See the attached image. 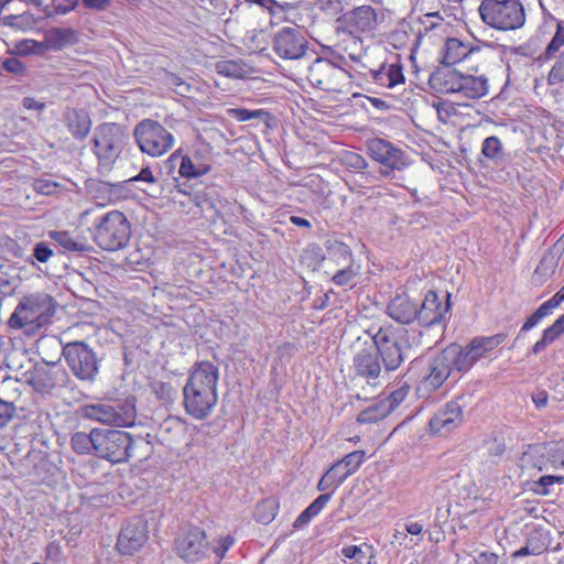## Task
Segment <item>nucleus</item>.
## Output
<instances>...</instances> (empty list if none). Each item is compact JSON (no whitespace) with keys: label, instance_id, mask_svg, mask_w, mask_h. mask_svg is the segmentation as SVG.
Masks as SVG:
<instances>
[{"label":"nucleus","instance_id":"obj_34","mask_svg":"<svg viewBox=\"0 0 564 564\" xmlns=\"http://www.w3.org/2000/svg\"><path fill=\"white\" fill-rule=\"evenodd\" d=\"M340 554L345 558L352 560L354 564H362L366 558H368V564H371L376 557L375 547L366 542L359 545H345L341 547Z\"/></svg>","mask_w":564,"mask_h":564},{"label":"nucleus","instance_id":"obj_1","mask_svg":"<svg viewBox=\"0 0 564 564\" xmlns=\"http://www.w3.org/2000/svg\"><path fill=\"white\" fill-rule=\"evenodd\" d=\"M219 369L212 361L196 362L183 387V405L186 414L205 420L218 402Z\"/></svg>","mask_w":564,"mask_h":564},{"label":"nucleus","instance_id":"obj_2","mask_svg":"<svg viewBox=\"0 0 564 564\" xmlns=\"http://www.w3.org/2000/svg\"><path fill=\"white\" fill-rule=\"evenodd\" d=\"M57 305L55 299L44 292L24 295L11 314L8 325L12 329L23 330L26 335H34L51 324Z\"/></svg>","mask_w":564,"mask_h":564},{"label":"nucleus","instance_id":"obj_64","mask_svg":"<svg viewBox=\"0 0 564 564\" xmlns=\"http://www.w3.org/2000/svg\"><path fill=\"white\" fill-rule=\"evenodd\" d=\"M312 517L307 513V511L304 509L300 514L299 517L295 519L294 523H293V528L299 530V529H302L304 527H306L311 521H312Z\"/></svg>","mask_w":564,"mask_h":564},{"label":"nucleus","instance_id":"obj_14","mask_svg":"<svg viewBox=\"0 0 564 564\" xmlns=\"http://www.w3.org/2000/svg\"><path fill=\"white\" fill-rule=\"evenodd\" d=\"M368 149L371 158L382 165V176H390L393 171H402L409 165L404 152L383 139L371 140Z\"/></svg>","mask_w":564,"mask_h":564},{"label":"nucleus","instance_id":"obj_55","mask_svg":"<svg viewBox=\"0 0 564 564\" xmlns=\"http://www.w3.org/2000/svg\"><path fill=\"white\" fill-rule=\"evenodd\" d=\"M52 256L53 251L45 242H39L33 248V257L42 263L47 262Z\"/></svg>","mask_w":564,"mask_h":564},{"label":"nucleus","instance_id":"obj_48","mask_svg":"<svg viewBox=\"0 0 564 564\" xmlns=\"http://www.w3.org/2000/svg\"><path fill=\"white\" fill-rule=\"evenodd\" d=\"M547 85L555 86L564 83V51L560 54L547 75Z\"/></svg>","mask_w":564,"mask_h":564},{"label":"nucleus","instance_id":"obj_51","mask_svg":"<svg viewBox=\"0 0 564 564\" xmlns=\"http://www.w3.org/2000/svg\"><path fill=\"white\" fill-rule=\"evenodd\" d=\"M386 72L389 77V84L392 85V87L404 83L402 66L399 63H392L386 66Z\"/></svg>","mask_w":564,"mask_h":564},{"label":"nucleus","instance_id":"obj_44","mask_svg":"<svg viewBox=\"0 0 564 564\" xmlns=\"http://www.w3.org/2000/svg\"><path fill=\"white\" fill-rule=\"evenodd\" d=\"M560 336V333L552 325L549 326L543 330L541 338L532 346L531 352L539 355L545 350L549 345L553 344Z\"/></svg>","mask_w":564,"mask_h":564},{"label":"nucleus","instance_id":"obj_62","mask_svg":"<svg viewBox=\"0 0 564 564\" xmlns=\"http://www.w3.org/2000/svg\"><path fill=\"white\" fill-rule=\"evenodd\" d=\"M498 563H499L498 556L491 552H481L476 558V564H498Z\"/></svg>","mask_w":564,"mask_h":564},{"label":"nucleus","instance_id":"obj_35","mask_svg":"<svg viewBox=\"0 0 564 564\" xmlns=\"http://www.w3.org/2000/svg\"><path fill=\"white\" fill-rule=\"evenodd\" d=\"M481 154L496 165L506 160V152L501 140L496 135L487 137L481 143Z\"/></svg>","mask_w":564,"mask_h":564},{"label":"nucleus","instance_id":"obj_40","mask_svg":"<svg viewBox=\"0 0 564 564\" xmlns=\"http://www.w3.org/2000/svg\"><path fill=\"white\" fill-rule=\"evenodd\" d=\"M328 253L332 258H335L337 264L352 263L355 262L350 248L340 241L329 242L327 246Z\"/></svg>","mask_w":564,"mask_h":564},{"label":"nucleus","instance_id":"obj_43","mask_svg":"<svg viewBox=\"0 0 564 564\" xmlns=\"http://www.w3.org/2000/svg\"><path fill=\"white\" fill-rule=\"evenodd\" d=\"M227 113L239 122L262 119L268 116V112L263 109L249 110L245 108H230L227 110Z\"/></svg>","mask_w":564,"mask_h":564},{"label":"nucleus","instance_id":"obj_39","mask_svg":"<svg viewBox=\"0 0 564 564\" xmlns=\"http://www.w3.org/2000/svg\"><path fill=\"white\" fill-rule=\"evenodd\" d=\"M343 268L339 269L332 278V282L338 286H350L355 285V279L359 273V268L352 263L341 264Z\"/></svg>","mask_w":564,"mask_h":564},{"label":"nucleus","instance_id":"obj_20","mask_svg":"<svg viewBox=\"0 0 564 564\" xmlns=\"http://www.w3.org/2000/svg\"><path fill=\"white\" fill-rule=\"evenodd\" d=\"M352 369L356 376L366 379L369 384L377 386L381 373V364L373 345L356 350L352 358Z\"/></svg>","mask_w":564,"mask_h":564},{"label":"nucleus","instance_id":"obj_3","mask_svg":"<svg viewBox=\"0 0 564 564\" xmlns=\"http://www.w3.org/2000/svg\"><path fill=\"white\" fill-rule=\"evenodd\" d=\"M457 344H452L437 354L433 360L415 358L405 373L410 380L421 381L430 391L437 390L452 371H465L460 368Z\"/></svg>","mask_w":564,"mask_h":564},{"label":"nucleus","instance_id":"obj_30","mask_svg":"<svg viewBox=\"0 0 564 564\" xmlns=\"http://www.w3.org/2000/svg\"><path fill=\"white\" fill-rule=\"evenodd\" d=\"M67 128L72 135L76 139H85L91 129V120L84 110H72L66 117Z\"/></svg>","mask_w":564,"mask_h":564},{"label":"nucleus","instance_id":"obj_11","mask_svg":"<svg viewBox=\"0 0 564 564\" xmlns=\"http://www.w3.org/2000/svg\"><path fill=\"white\" fill-rule=\"evenodd\" d=\"M306 78L324 91L343 93L351 85V76L346 69L322 57L308 66Z\"/></svg>","mask_w":564,"mask_h":564},{"label":"nucleus","instance_id":"obj_36","mask_svg":"<svg viewBox=\"0 0 564 564\" xmlns=\"http://www.w3.org/2000/svg\"><path fill=\"white\" fill-rule=\"evenodd\" d=\"M391 413V405L388 403H384L383 400L368 406L364 411H361L358 416L357 421L360 424H369V423H376L386 416H388Z\"/></svg>","mask_w":564,"mask_h":564},{"label":"nucleus","instance_id":"obj_23","mask_svg":"<svg viewBox=\"0 0 564 564\" xmlns=\"http://www.w3.org/2000/svg\"><path fill=\"white\" fill-rule=\"evenodd\" d=\"M383 14L377 12L371 6H360L347 13V25L350 32L370 33L378 26Z\"/></svg>","mask_w":564,"mask_h":564},{"label":"nucleus","instance_id":"obj_33","mask_svg":"<svg viewBox=\"0 0 564 564\" xmlns=\"http://www.w3.org/2000/svg\"><path fill=\"white\" fill-rule=\"evenodd\" d=\"M46 41L51 48L57 51L75 44L77 42V33L69 28H55L48 32Z\"/></svg>","mask_w":564,"mask_h":564},{"label":"nucleus","instance_id":"obj_8","mask_svg":"<svg viewBox=\"0 0 564 564\" xmlns=\"http://www.w3.org/2000/svg\"><path fill=\"white\" fill-rule=\"evenodd\" d=\"M62 354L72 373L80 381L94 382L99 373L100 359L84 340L68 341Z\"/></svg>","mask_w":564,"mask_h":564},{"label":"nucleus","instance_id":"obj_4","mask_svg":"<svg viewBox=\"0 0 564 564\" xmlns=\"http://www.w3.org/2000/svg\"><path fill=\"white\" fill-rule=\"evenodd\" d=\"M96 456L112 464L126 463L131 458L141 459V449L148 447L142 438H132L124 431L98 429L96 432Z\"/></svg>","mask_w":564,"mask_h":564},{"label":"nucleus","instance_id":"obj_50","mask_svg":"<svg viewBox=\"0 0 564 564\" xmlns=\"http://www.w3.org/2000/svg\"><path fill=\"white\" fill-rule=\"evenodd\" d=\"M59 185L48 180H36L33 183V188L37 194L50 196L57 193Z\"/></svg>","mask_w":564,"mask_h":564},{"label":"nucleus","instance_id":"obj_9","mask_svg":"<svg viewBox=\"0 0 564 564\" xmlns=\"http://www.w3.org/2000/svg\"><path fill=\"white\" fill-rule=\"evenodd\" d=\"M77 413L83 419L118 427H129L134 425L137 417L134 402L129 399L117 404H85L78 408Z\"/></svg>","mask_w":564,"mask_h":564},{"label":"nucleus","instance_id":"obj_7","mask_svg":"<svg viewBox=\"0 0 564 564\" xmlns=\"http://www.w3.org/2000/svg\"><path fill=\"white\" fill-rule=\"evenodd\" d=\"M130 236V223L119 210L108 212L94 221V241L104 250L122 249L128 243Z\"/></svg>","mask_w":564,"mask_h":564},{"label":"nucleus","instance_id":"obj_12","mask_svg":"<svg viewBox=\"0 0 564 564\" xmlns=\"http://www.w3.org/2000/svg\"><path fill=\"white\" fill-rule=\"evenodd\" d=\"M371 338L387 371L398 369L410 357L411 345L406 339L397 336L392 327H380Z\"/></svg>","mask_w":564,"mask_h":564},{"label":"nucleus","instance_id":"obj_58","mask_svg":"<svg viewBox=\"0 0 564 564\" xmlns=\"http://www.w3.org/2000/svg\"><path fill=\"white\" fill-rule=\"evenodd\" d=\"M127 182H129V183L145 182L149 184H154L156 182V180H155L151 169L149 166H145L139 172V174L130 177Z\"/></svg>","mask_w":564,"mask_h":564},{"label":"nucleus","instance_id":"obj_53","mask_svg":"<svg viewBox=\"0 0 564 564\" xmlns=\"http://www.w3.org/2000/svg\"><path fill=\"white\" fill-rule=\"evenodd\" d=\"M543 544H534L532 539H529L525 546L520 547L513 553L514 557H523L527 555H538L544 551Z\"/></svg>","mask_w":564,"mask_h":564},{"label":"nucleus","instance_id":"obj_56","mask_svg":"<svg viewBox=\"0 0 564 564\" xmlns=\"http://www.w3.org/2000/svg\"><path fill=\"white\" fill-rule=\"evenodd\" d=\"M14 410L12 403L0 400V427L6 426L11 421Z\"/></svg>","mask_w":564,"mask_h":564},{"label":"nucleus","instance_id":"obj_61","mask_svg":"<svg viewBox=\"0 0 564 564\" xmlns=\"http://www.w3.org/2000/svg\"><path fill=\"white\" fill-rule=\"evenodd\" d=\"M3 68L9 73L19 74L24 69V66L17 58H8L3 62Z\"/></svg>","mask_w":564,"mask_h":564},{"label":"nucleus","instance_id":"obj_57","mask_svg":"<svg viewBox=\"0 0 564 564\" xmlns=\"http://www.w3.org/2000/svg\"><path fill=\"white\" fill-rule=\"evenodd\" d=\"M326 473L332 475V478L338 487L349 477V475H345V468L338 460L334 463Z\"/></svg>","mask_w":564,"mask_h":564},{"label":"nucleus","instance_id":"obj_42","mask_svg":"<svg viewBox=\"0 0 564 564\" xmlns=\"http://www.w3.org/2000/svg\"><path fill=\"white\" fill-rule=\"evenodd\" d=\"M562 46H564V22L560 21L556 22V32L545 47L541 58L546 61L553 58L555 53L558 52Z\"/></svg>","mask_w":564,"mask_h":564},{"label":"nucleus","instance_id":"obj_49","mask_svg":"<svg viewBox=\"0 0 564 564\" xmlns=\"http://www.w3.org/2000/svg\"><path fill=\"white\" fill-rule=\"evenodd\" d=\"M343 162L346 166L356 171L365 170L368 166L366 159L356 152H346Z\"/></svg>","mask_w":564,"mask_h":564},{"label":"nucleus","instance_id":"obj_17","mask_svg":"<svg viewBox=\"0 0 564 564\" xmlns=\"http://www.w3.org/2000/svg\"><path fill=\"white\" fill-rule=\"evenodd\" d=\"M441 54V63L445 66H453L463 62L478 63L482 58V47L457 37H448L443 44Z\"/></svg>","mask_w":564,"mask_h":564},{"label":"nucleus","instance_id":"obj_47","mask_svg":"<svg viewBox=\"0 0 564 564\" xmlns=\"http://www.w3.org/2000/svg\"><path fill=\"white\" fill-rule=\"evenodd\" d=\"M410 384L404 381L398 388L391 391L390 395L383 400L384 403L391 405V412L399 406L408 397Z\"/></svg>","mask_w":564,"mask_h":564},{"label":"nucleus","instance_id":"obj_52","mask_svg":"<svg viewBox=\"0 0 564 564\" xmlns=\"http://www.w3.org/2000/svg\"><path fill=\"white\" fill-rule=\"evenodd\" d=\"M332 494H322L305 510L312 518H315L325 508Z\"/></svg>","mask_w":564,"mask_h":564},{"label":"nucleus","instance_id":"obj_38","mask_svg":"<svg viewBox=\"0 0 564 564\" xmlns=\"http://www.w3.org/2000/svg\"><path fill=\"white\" fill-rule=\"evenodd\" d=\"M557 267V259L551 252L545 253L540 260L533 273V281L538 284L544 283Z\"/></svg>","mask_w":564,"mask_h":564},{"label":"nucleus","instance_id":"obj_26","mask_svg":"<svg viewBox=\"0 0 564 564\" xmlns=\"http://www.w3.org/2000/svg\"><path fill=\"white\" fill-rule=\"evenodd\" d=\"M489 91L488 78L481 74H462L458 97L467 99H479Z\"/></svg>","mask_w":564,"mask_h":564},{"label":"nucleus","instance_id":"obj_24","mask_svg":"<svg viewBox=\"0 0 564 564\" xmlns=\"http://www.w3.org/2000/svg\"><path fill=\"white\" fill-rule=\"evenodd\" d=\"M386 313L400 324H411L417 317V304L408 295H397L387 305Z\"/></svg>","mask_w":564,"mask_h":564},{"label":"nucleus","instance_id":"obj_54","mask_svg":"<svg viewBox=\"0 0 564 564\" xmlns=\"http://www.w3.org/2000/svg\"><path fill=\"white\" fill-rule=\"evenodd\" d=\"M235 539L230 534L220 536L217 541V545L214 547V553L219 557L224 558L227 551L234 545Z\"/></svg>","mask_w":564,"mask_h":564},{"label":"nucleus","instance_id":"obj_59","mask_svg":"<svg viewBox=\"0 0 564 564\" xmlns=\"http://www.w3.org/2000/svg\"><path fill=\"white\" fill-rule=\"evenodd\" d=\"M338 488L337 484L332 478L330 474L325 473L323 477L319 479L317 484V489L319 491H327L332 490L329 494L333 495V492Z\"/></svg>","mask_w":564,"mask_h":564},{"label":"nucleus","instance_id":"obj_37","mask_svg":"<svg viewBox=\"0 0 564 564\" xmlns=\"http://www.w3.org/2000/svg\"><path fill=\"white\" fill-rule=\"evenodd\" d=\"M218 74L231 78H243L248 74V67L242 61L224 59L216 63Z\"/></svg>","mask_w":564,"mask_h":564},{"label":"nucleus","instance_id":"obj_46","mask_svg":"<svg viewBox=\"0 0 564 564\" xmlns=\"http://www.w3.org/2000/svg\"><path fill=\"white\" fill-rule=\"evenodd\" d=\"M552 468L564 467V441L547 443Z\"/></svg>","mask_w":564,"mask_h":564},{"label":"nucleus","instance_id":"obj_6","mask_svg":"<svg viewBox=\"0 0 564 564\" xmlns=\"http://www.w3.org/2000/svg\"><path fill=\"white\" fill-rule=\"evenodd\" d=\"M478 13L487 26L503 32L523 28L527 20L520 0H482Z\"/></svg>","mask_w":564,"mask_h":564},{"label":"nucleus","instance_id":"obj_21","mask_svg":"<svg viewBox=\"0 0 564 564\" xmlns=\"http://www.w3.org/2000/svg\"><path fill=\"white\" fill-rule=\"evenodd\" d=\"M462 422V406L457 402L451 401L435 412L430 420V429L433 433L445 435L458 427Z\"/></svg>","mask_w":564,"mask_h":564},{"label":"nucleus","instance_id":"obj_5","mask_svg":"<svg viewBox=\"0 0 564 564\" xmlns=\"http://www.w3.org/2000/svg\"><path fill=\"white\" fill-rule=\"evenodd\" d=\"M128 139L124 129L117 123H102L95 129L91 150L97 159V170L101 175L112 171Z\"/></svg>","mask_w":564,"mask_h":564},{"label":"nucleus","instance_id":"obj_29","mask_svg":"<svg viewBox=\"0 0 564 564\" xmlns=\"http://www.w3.org/2000/svg\"><path fill=\"white\" fill-rule=\"evenodd\" d=\"M184 434V422L173 416L165 419L158 429L159 440L167 446H172L177 443Z\"/></svg>","mask_w":564,"mask_h":564},{"label":"nucleus","instance_id":"obj_27","mask_svg":"<svg viewBox=\"0 0 564 564\" xmlns=\"http://www.w3.org/2000/svg\"><path fill=\"white\" fill-rule=\"evenodd\" d=\"M549 458L547 444H534L530 445L529 448L520 457V466L523 469H536L542 471L544 469L552 468L551 460Z\"/></svg>","mask_w":564,"mask_h":564},{"label":"nucleus","instance_id":"obj_25","mask_svg":"<svg viewBox=\"0 0 564 564\" xmlns=\"http://www.w3.org/2000/svg\"><path fill=\"white\" fill-rule=\"evenodd\" d=\"M462 74L449 66L438 68L430 77L431 87L440 94L458 95Z\"/></svg>","mask_w":564,"mask_h":564},{"label":"nucleus","instance_id":"obj_28","mask_svg":"<svg viewBox=\"0 0 564 564\" xmlns=\"http://www.w3.org/2000/svg\"><path fill=\"white\" fill-rule=\"evenodd\" d=\"M181 160L178 173L185 178H195L207 174L210 171V165L198 159L197 153L193 156L181 155L178 152H174L171 155V161Z\"/></svg>","mask_w":564,"mask_h":564},{"label":"nucleus","instance_id":"obj_16","mask_svg":"<svg viewBox=\"0 0 564 564\" xmlns=\"http://www.w3.org/2000/svg\"><path fill=\"white\" fill-rule=\"evenodd\" d=\"M507 339V334L499 333L492 336L475 337L466 347L457 345L459 352V365L465 371L470 369L476 361L484 358L488 352L492 351Z\"/></svg>","mask_w":564,"mask_h":564},{"label":"nucleus","instance_id":"obj_31","mask_svg":"<svg viewBox=\"0 0 564 564\" xmlns=\"http://www.w3.org/2000/svg\"><path fill=\"white\" fill-rule=\"evenodd\" d=\"M48 237L67 252H85L90 249L84 237L73 236L68 231L53 230L48 232Z\"/></svg>","mask_w":564,"mask_h":564},{"label":"nucleus","instance_id":"obj_41","mask_svg":"<svg viewBox=\"0 0 564 564\" xmlns=\"http://www.w3.org/2000/svg\"><path fill=\"white\" fill-rule=\"evenodd\" d=\"M366 460V452L365 451H354L341 459H339V464L345 468V475L351 476L355 474L359 467Z\"/></svg>","mask_w":564,"mask_h":564},{"label":"nucleus","instance_id":"obj_22","mask_svg":"<svg viewBox=\"0 0 564 564\" xmlns=\"http://www.w3.org/2000/svg\"><path fill=\"white\" fill-rule=\"evenodd\" d=\"M68 380V375L59 366L37 368L32 375L31 382L41 393H50L56 387H63Z\"/></svg>","mask_w":564,"mask_h":564},{"label":"nucleus","instance_id":"obj_60","mask_svg":"<svg viewBox=\"0 0 564 564\" xmlns=\"http://www.w3.org/2000/svg\"><path fill=\"white\" fill-rule=\"evenodd\" d=\"M372 79L380 86L392 88V85L389 84V77L386 72V65H382L379 69L372 70Z\"/></svg>","mask_w":564,"mask_h":564},{"label":"nucleus","instance_id":"obj_10","mask_svg":"<svg viewBox=\"0 0 564 564\" xmlns=\"http://www.w3.org/2000/svg\"><path fill=\"white\" fill-rule=\"evenodd\" d=\"M133 134L141 152L152 158L164 155L175 143L174 135L160 122L152 119L141 120L134 127Z\"/></svg>","mask_w":564,"mask_h":564},{"label":"nucleus","instance_id":"obj_45","mask_svg":"<svg viewBox=\"0 0 564 564\" xmlns=\"http://www.w3.org/2000/svg\"><path fill=\"white\" fill-rule=\"evenodd\" d=\"M278 506L272 500H267L258 505L257 507V518L258 521L268 524L270 523L276 516Z\"/></svg>","mask_w":564,"mask_h":564},{"label":"nucleus","instance_id":"obj_32","mask_svg":"<svg viewBox=\"0 0 564 564\" xmlns=\"http://www.w3.org/2000/svg\"><path fill=\"white\" fill-rule=\"evenodd\" d=\"M96 432H98L97 427L93 429L89 433L75 432L70 437V446L74 449V452H76L79 455L94 454L96 456Z\"/></svg>","mask_w":564,"mask_h":564},{"label":"nucleus","instance_id":"obj_13","mask_svg":"<svg viewBox=\"0 0 564 564\" xmlns=\"http://www.w3.org/2000/svg\"><path fill=\"white\" fill-rule=\"evenodd\" d=\"M271 46L281 59L297 61L306 55L308 41L300 28L284 26L273 34Z\"/></svg>","mask_w":564,"mask_h":564},{"label":"nucleus","instance_id":"obj_19","mask_svg":"<svg viewBox=\"0 0 564 564\" xmlns=\"http://www.w3.org/2000/svg\"><path fill=\"white\" fill-rule=\"evenodd\" d=\"M449 297L451 295L447 293L443 302L436 292L429 291L420 310L417 308L416 319L419 323L427 327L444 323L451 308Z\"/></svg>","mask_w":564,"mask_h":564},{"label":"nucleus","instance_id":"obj_15","mask_svg":"<svg viewBox=\"0 0 564 564\" xmlns=\"http://www.w3.org/2000/svg\"><path fill=\"white\" fill-rule=\"evenodd\" d=\"M207 551L206 533L200 528L185 530L175 540V552L184 562H199L206 556Z\"/></svg>","mask_w":564,"mask_h":564},{"label":"nucleus","instance_id":"obj_18","mask_svg":"<svg viewBox=\"0 0 564 564\" xmlns=\"http://www.w3.org/2000/svg\"><path fill=\"white\" fill-rule=\"evenodd\" d=\"M148 540V524L141 518L128 520L118 535L117 549L121 554L132 555Z\"/></svg>","mask_w":564,"mask_h":564},{"label":"nucleus","instance_id":"obj_63","mask_svg":"<svg viewBox=\"0 0 564 564\" xmlns=\"http://www.w3.org/2000/svg\"><path fill=\"white\" fill-rule=\"evenodd\" d=\"M83 4L89 9L102 11L110 6V0H83Z\"/></svg>","mask_w":564,"mask_h":564}]
</instances>
